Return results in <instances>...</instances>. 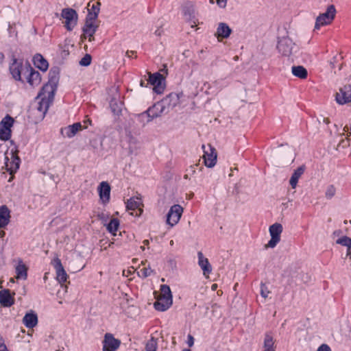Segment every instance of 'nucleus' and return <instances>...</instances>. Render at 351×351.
Segmentation results:
<instances>
[{
	"instance_id": "obj_1",
	"label": "nucleus",
	"mask_w": 351,
	"mask_h": 351,
	"mask_svg": "<svg viewBox=\"0 0 351 351\" xmlns=\"http://www.w3.org/2000/svg\"><path fill=\"white\" fill-rule=\"evenodd\" d=\"M59 82V69L58 68H53L49 73V80L45 84V93H48L47 101L45 102V114L47 113L49 107L53 102L54 95L57 90Z\"/></svg>"
},
{
	"instance_id": "obj_2",
	"label": "nucleus",
	"mask_w": 351,
	"mask_h": 351,
	"mask_svg": "<svg viewBox=\"0 0 351 351\" xmlns=\"http://www.w3.org/2000/svg\"><path fill=\"white\" fill-rule=\"evenodd\" d=\"M99 8H97L95 12H88L84 26L82 28L84 37L88 38V40L92 42L95 40L94 34L99 27V21L97 20Z\"/></svg>"
},
{
	"instance_id": "obj_3",
	"label": "nucleus",
	"mask_w": 351,
	"mask_h": 351,
	"mask_svg": "<svg viewBox=\"0 0 351 351\" xmlns=\"http://www.w3.org/2000/svg\"><path fill=\"white\" fill-rule=\"evenodd\" d=\"M172 294L168 285L160 286V293L154 303V307L160 311L167 310L172 305Z\"/></svg>"
},
{
	"instance_id": "obj_4",
	"label": "nucleus",
	"mask_w": 351,
	"mask_h": 351,
	"mask_svg": "<svg viewBox=\"0 0 351 351\" xmlns=\"http://www.w3.org/2000/svg\"><path fill=\"white\" fill-rule=\"evenodd\" d=\"M277 50L279 53L285 57H290L298 51V47L288 36L280 38L278 40Z\"/></svg>"
},
{
	"instance_id": "obj_5",
	"label": "nucleus",
	"mask_w": 351,
	"mask_h": 351,
	"mask_svg": "<svg viewBox=\"0 0 351 351\" xmlns=\"http://www.w3.org/2000/svg\"><path fill=\"white\" fill-rule=\"evenodd\" d=\"M336 13L335 8L333 5L328 7L326 12L320 14L316 19L315 29H319L322 26L330 24L335 18Z\"/></svg>"
},
{
	"instance_id": "obj_6",
	"label": "nucleus",
	"mask_w": 351,
	"mask_h": 351,
	"mask_svg": "<svg viewBox=\"0 0 351 351\" xmlns=\"http://www.w3.org/2000/svg\"><path fill=\"white\" fill-rule=\"evenodd\" d=\"M283 227L279 223H275L270 226L269 228V234L271 239L267 244L265 245V248H274L280 241V235L282 232Z\"/></svg>"
},
{
	"instance_id": "obj_7",
	"label": "nucleus",
	"mask_w": 351,
	"mask_h": 351,
	"mask_svg": "<svg viewBox=\"0 0 351 351\" xmlns=\"http://www.w3.org/2000/svg\"><path fill=\"white\" fill-rule=\"evenodd\" d=\"M62 17L65 20L64 27L68 31H71L77 25V14L72 8H64L62 10Z\"/></svg>"
},
{
	"instance_id": "obj_8",
	"label": "nucleus",
	"mask_w": 351,
	"mask_h": 351,
	"mask_svg": "<svg viewBox=\"0 0 351 351\" xmlns=\"http://www.w3.org/2000/svg\"><path fill=\"white\" fill-rule=\"evenodd\" d=\"M51 265L56 270V279L58 282L62 287H63L64 283L67 282L69 276L62 265L60 259L57 256L54 257L51 261Z\"/></svg>"
},
{
	"instance_id": "obj_9",
	"label": "nucleus",
	"mask_w": 351,
	"mask_h": 351,
	"mask_svg": "<svg viewBox=\"0 0 351 351\" xmlns=\"http://www.w3.org/2000/svg\"><path fill=\"white\" fill-rule=\"evenodd\" d=\"M183 208L179 204L172 206L167 215V223L171 227L177 224L182 215Z\"/></svg>"
},
{
	"instance_id": "obj_10",
	"label": "nucleus",
	"mask_w": 351,
	"mask_h": 351,
	"mask_svg": "<svg viewBox=\"0 0 351 351\" xmlns=\"http://www.w3.org/2000/svg\"><path fill=\"white\" fill-rule=\"evenodd\" d=\"M14 123V119L10 116H5L0 123V138L8 141L11 136V128Z\"/></svg>"
},
{
	"instance_id": "obj_11",
	"label": "nucleus",
	"mask_w": 351,
	"mask_h": 351,
	"mask_svg": "<svg viewBox=\"0 0 351 351\" xmlns=\"http://www.w3.org/2000/svg\"><path fill=\"white\" fill-rule=\"evenodd\" d=\"M202 149H204L203 158L205 165L209 168L214 167L216 164L217 156L216 149L210 145H208L207 149L206 146L203 145Z\"/></svg>"
},
{
	"instance_id": "obj_12",
	"label": "nucleus",
	"mask_w": 351,
	"mask_h": 351,
	"mask_svg": "<svg viewBox=\"0 0 351 351\" xmlns=\"http://www.w3.org/2000/svg\"><path fill=\"white\" fill-rule=\"evenodd\" d=\"M160 102L167 114L180 104V95L171 93L160 100Z\"/></svg>"
},
{
	"instance_id": "obj_13",
	"label": "nucleus",
	"mask_w": 351,
	"mask_h": 351,
	"mask_svg": "<svg viewBox=\"0 0 351 351\" xmlns=\"http://www.w3.org/2000/svg\"><path fill=\"white\" fill-rule=\"evenodd\" d=\"M336 101L341 105L351 101V83L339 88V92L336 93Z\"/></svg>"
},
{
	"instance_id": "obj_14",
	"label": "nucleus",
	"mask_w": 351,
	"mask_h": 351,
	"mask_svg": "<svg viewBox=\"0 0 351 351\" xmlns=\"http://www.w3.org/2000/svg\"><path fill=\"white\" fill-rule=\"evenodd\" d=\"M121 344V341L115 339L110 333H106L103 341V351H116Z\"/></svg>"
},
{
	"instance_id": "obj_15",
	"label": "nucleus",
	"mask_w": 351,
	"mask_h": 351,
	"mask_svg": "<svg viewBox=\"0 0 351 351\" xmlns=\"http://www.w3.org/2000/svg\"><path fill=\"white\" fill-rule=\"evenodd\" d=\"M141 205L142 202L140 198L138 197H132L128 199L126 208L128 210L134 211L130 213L131 215L139 217L143 213V209L141 208Z\"/></svg>"
},
{
	"instance_id": "obj_16",
	"label": "nucleus",
	"mask_w": 351,
	"mask_h": 351,
	"mask_svg": "<svg viewBox=\"0 0 351 351\" xmlns=\"http://www.w3.org/2000/svg\"><path fill=\"white\" fill-rule=\"evenodd\" d=\"M11 161H9V158L5 156V169L10 172V174L14 173L19 168L20 159L17 156L16 151L12 150L10 152Z\"/></svg>"
},
{
	"instance_id": "obj_17",
	"label": "nucleus",
	"mask_w": 351,
	"mask_h": 351,
	"mask_svg": "<svg viewBox=\"0 0 351 351\" xmlns=\"http://www.w3.org/2000/svg\"><path fill=\"white\" fill-rule=\"evenodd\" d=\"M44 90V86L42 87L40 92L38 93L36 98V100L32 108V113L37 115V118L39 120L44 119V111L43 109V102L44 101V97L42 96V91Z\"/></svg>"
},
{
	"instance_id": "obj_18",
	"label": "nucleus",
	"mask_w": 351,
	"mask_h": 351,
	"mask_svg": "<svg viewBox=\"0 0 351 351\" xmlns=\"http://www.w3.org/2000/svg\"><path fill=\"white\" fill-rule=\"evenodd\" d=\"M25 73H28L27 75V82L32 86H38L40 84L42 77L39 72L35 71L29 65L25 66Z\"/></svg>"
},
{
	"instance_id": "obj_19",
	"label": "nucleus",
	"mask_w": 351,
	"mask_h": 351,
	"mask_svg": "<svg viewBox=\"0 0 351 351\" xmlns=\"http://www.w3.org/2000/svg\"><path fill=\"white\" fill-rule=\"evenodd\" d=\"M25 70L22 63L16 59H14L12 63L10 66V73L16 80H21V73H25Z\"/></svg>"
},
{
	"instance_id": "obj_20",
	"label": "nucleus",
	"mask_w": 351,
	"mask_h": 351,
	"mask_svg": "<svg viewBox=\"0 0 351 351\" xmlns=\"http://www.w3.org/2000/svg\"><path fill=\"white\" fill-rule=\"evenodd\" d=\"M82 126L80 123H75L61 129V134L64 137L72 138L78 131L81 130Z\"/></svg>"
},
{
	"instance_id": "obj_21",
	"label": "nucleus",
	"mask_w": 351,
	"mask_h": 351,
	"mask_svg": "<svg viewBox=\"0 0 351 351\" xmlns=\"http://www.w3.org/2000/svg\"><path fill=\"white\" fill-rule=\"evenodd\" d=\"M162 76L158 73L149 74V82L154 86V90L158 93H160L163 89L162 86Z\"/></svg>"
},
{
	"instance_id": "obj_22",
	"label": "nucleus",
	"mask_w": 351,
	"mask_h": 351,
	"mask_svg": "<svg viewBox=\"0 0 351 351\" xmlns=\"http://www.w3.org/2000/svg\"><path fill=\"white\" fill-rule=\"evenodd\" d=\"M100 199L103 203L108 202L110 199V186L107 182H102L98 186Z\"/></svg>"
},
{
	"instance_id": "obj_23",
	"label": "nucleus",
	"mask_w": 351,
	"mask_h": 351,
	"mask_svg": "<svg viewBox=\"0 0 351 351\" xmlns=\"http://www.w3.org/2000/svg\"><path fill=\"white\" fill-rule=\"evenodd\" d=\"M232 29L225 23H220L217 29L215 36L219 41H221L223 38H227L230 36Z\"/></svg>"
},
{
	"instance_id": "obj_24",
	"label": "nucleus",
	"mask_w": 351,
	"mask_h": 351,
	"mask_svg": "<svg viewBox=\"0 0 351 351\" xmlns=\"http://www.w3.org/2000/svg\"><path fill=\"white\" fill-rule=\"evenodd\" d=\"M197 257L199 266L203 270L204 275L208 276L212 271L211 265L209 263L208 258L204 257L202 252H198Z\"/></svg>"
},
{
	"instance_id": "obj_25",
	"label": "nucleus",
	"mask_w": 351,
	"mask_h": 351,
	"mask_svg": "<svg viewBox=\"0 0 351 351\" xmlns=\"http://www.w3.org/2000/svg\"><path fill=\"white\" fill-rule=\"evenodd\" d=\"M147 111L153 119L167 114L160 101L149 107Z\"/></svg>"
},
{
	"instance_id": "obj_26",
	"label": "nucleus",
	"mask_w": 351,
	"mask_h": 351,
	"mask_svg": "<svg viewBox=\"0 0 351 351\" xmlns=\"http://www.w3.org/2000/svg\"><path fill=\"white\" fill-rule=\"evenodd\" d=\"M10 212L6 206H0V229L5 228L10 222Z\"/></svg>"
},
{
	"instance_id": "obj_27",
	"label": "nucleus",
	"mask_w": 351,
	"mask_h": 351,
	"mask_svg": "<svg viewBox=\"0 0 351 351\" xmlns=\"http://www.w3.org/2000/svg\"><path fill=\"white\" fill-rule=\"evenodd\" d=\"M23 323L28 328H34L38 323L36 314L32 311L26 313L23 318Z\"/></svg>"
},
{
	"instance_id": "obj_28",
	"label": "nucleus",
	"mask_w": 351,
	"mask_h": 351,
	"mask_svg": "<svg viewBox=\"0 0 351 351\" xmlns=\"http://www.w3.org/2000/svg\"><path fill=\"white\" fill-rule=\"evenodd\" d=\"M304 170H305V167L300 166L298 168H297L293 173V174L290 178V180H289V184L293 189H295L297 186L298 180L302 176V175L304 173Z\"/></svg>"
},
{
	"instance_id": "obj_29",
	"label": "nucleus",
	"mask_w": 351,
	"mask_h": 351,
	"mask_svg": "<svg viewBox=\"0 0 351 351\" xmlns=\"http://www.w3.org/2000/svg\"><path fill=\"white\" fill-rule=\"evenodd\" d=\"M0 303L3 306H10L14 304V300L8 290L0 292Z\"/></svg>"
},
{
	"instance_id": "obj_30",
	"label": "nucleus",
	"mask_w": 351,
	"mask_h": 351,
	"mask_svg": "<svg viewBox=\"0 0 351 351\" xmlns=\"http://www.w3.org/2000/svg\"><path fill=\"white\" fill-rule=\"evenodd\" d=\"M123 103L116 97L110 101V106L114 114L119 115L121 113Z\"/></svg>"
},
{
	"instance_id": "obj_31",
	"label": "nucleus",
	"mask_w": 351,
	"mask_h": 351,
	"mask_svg": "<svg viewBox=\"0 0 351 351\" xmlns=\"http://www.w3.org/2000/svg\"><path fill=\"white\" fill-rule=\"evenodd\" d=\"M135 118L142 127L145 126L153 120L147 110L142 113L136 114Z\"/></svg>"
},
{
	"instance_id": "obj_32",
	"label": "nucleus",
	"mask_w": 351,
	"mask_h": 351,
	"mask_svg": "<svg viewBox=\"0 0 351 351\" xmlns=\"http://www.w3.org/2000/svg\"><path fill=\"white\" fill-rule=\"evenodd\" d=\"M292 74L300 79H306L308 76L307 70L303 66H293L291 68Z\"/></svg>"
},
{
	"instance_id": "obj_33",
	"label": "nucleus",
	"mask_w": 351,
	"mask_h": 351,
	"mask_svg": "<svg viewBox=\"0 0 351 351\" xmlns=\"http://www.w3.org/2000/svg\"><path fill=\"white\" fill-rule=\"evenodd\" d=\"M337 244L347 247L346 256L351 260V238L343 236L336 241Z\"/></svg>"
},
{
	"instance_id": "obj_34",
	"label": "nucleus",
	"mask_w": 351,
	"mask_h": 351,
	"mask_svg": "<svg viewBox=\"0 0 351 351\" xmlns=\"http://www.w3.org/2000/svg\"><path fill=\"white\" fill-rule=\"evenodd\" d=\"M27 267L22 262H19L16 267V278L17 279L25 280L27 278Z\"/></svg>"
},
{
	"instance_id": "obj_35",
	"label": "nucleus",
	"mask_w": 351,
	"mask_h": 351,
	"mask_svg": "<svg viewBox=\"0 0 351 351\" xmlns=\"http://www.w3.org/2000/svg\"><path fill=\"white\" fill-rule=\"evenodd\" d=\"M273 337L270 335L266 334L264 339V351H275Z\"/></svg>"
},
{
	"instance_id": "obj_36",
	"label": "nucleus",
	"mask_w": 351,
	"mask_h": 351,
	"mask_svg": "<svg viewBox=\"0 0 351 351\" xmlns=\"http://www.w3.org/2000/svg\"><path fill=\"white\" fill-rule=\"evenodd\" d=\"M33 63L36 67L44 71V58L41 54L38 53L33 57Z\"/></svg>"
},
{
	"instance_id": "obj_37",
	"label": "nucleus",
	"mask_w": 351,
	"mask_h": 351,
	"mask_svg": "<svg viewBox=\"0 0 351 351\" xmlns=\"http://www.w3.org/2000/svg\"><path fill=\"white\" fill-rule=\"evenodd\" d=\"M119 226V221L117 219H111L110 221L107 224V230L115 235V232Z\"/></svg>"
},
{
	"instance_id": "obj_38",
	"label": "nucleus",
	"mask_w": 351,
	"mask_h": 351,
	"mask_svg": "<svg viewBox=\"0 0 351 351\" xmlns=\"http://www.w3.org/2000/svg\"><path fill=\"white\" fill-rule=\"evenodd\" d=\"M158 348L157 339L152 337L145 345V351H156Z\"/></svg>"
},
{
	"instance_id": "obj_39",
	"label": "nucleus",
	"mask_w": 351,
	"mask_h": 351,
	"mask_svg": "<svg viewBox=\"0 0 351 351\" xmlns=\"http://www.w3.org/2000/svg\"><path fill=\"white\" fill-rule=\"evenodd\" d=\"M336 193V189L333 185H330L327 187L325 192V197L328 199H332Z\"/></svg>"
},
{
	"instance_id": "obj_40",
	"label": "nucleus",
	"mask_w": 351,
	"mask_h": 351,
	"mask_svg": "<svg viewBox=\"0 0 351 351\" xmlns=\"http://www.w3.org/2000/svg\"><path fill=\"white\" fill-rule=\"evenodd\" d=\"M91 56L86 54L80 61V64L82 66H89L91 63Z\"/></svg>"
},
{
	"instance_id": "obj_41",
	"label": "nucleus",
	"mask_w": 351,
	"mask_h": 351,
	"mask_svg": "<svg viewBox=\"0 0 351 351\" xmlns=\"http://www.w3.org/2000/svg\"><path fill=\"white\" fill-rule=\"evenodd\" d=\"M153 272L154 271L150 267H144L140 270L141 275L143 278L151 276Z\"/></svg>"
},
{
	"instance_id": "obj_42",
	"label": "nucleus",
	"mask_w": 351,
	"mask_h": 351,
	"mask_svg": "<svg viewBox=\"0 0 351 351\" xmlns=\"http://www.w3.org/2000/svg\"><path fill=\"white\" fill-rule=\"evenodd\" d=\"M270 291L268 290L267 286L265 284L261 285V295L263 298H266Z\"/></svg>"
},
{
	"instance_id": "obj_43",
	"label": "nucleus",
	"mask_w": 351,
	"mask_h": 351,
	"mask_svg": "<svg viewBox=\"0 0 351 351\" xmlns=\"http://www.w3.org/2000/svg\"><path fill=\"white\" fill-rule=\"evenodd\" d=\"M162 25H163V24H162V23H161L159 25V26L157 27V29L154 31V33L155 34V36L159 37V36H160L162 34V33H163V30H162Z\"/></svg>"
},
{
	"instance_id": "obj_44",
	"label": "nucleus",
	"mask_w": 351,
	"mask_h": 351,
	"mask_svg": "<svg viewBox=\"0 0 351 351\" xmlns=\"http://www.w3.org/2000/svg\"><path fill=\"white\" fill-rule=\"evenodd\" d=\"M189 19H190L191 21H192L193 23L191 25L192 27H193L194 26L196 25V22L195 20H193L195 19V12L193 10L191 11V12L190 11H189Z\"/></svg>"
},
{
	"instance_id": "obj_45",
	"label": "nucleus",
	"mask_w": 351,
	"mask_h": 351,
	"mask_svg": "<svg viewBox=\"0 0 351 351\" xmlns=\"http://www.w3.org/2000/svg\"><path fill=\"white\" fill-rule=\"evenodd\" d=\"M316 351H331V349L327 344L324 343Z\"/></svg>"
},
{
	"instance_id": "obj_46",
	"label": "nucleus",
	"mask_w": 351,
	"mask_h": 351,
	"mask_svg": "<svg viewBox=\"0 0 351 351\" xmlns=\"http://www.w3.org/2000/svg\"><path fill=\"white\" fill-rule=\"evenodd\" d=\"M217 5L220 8H225L226 6L227 0H216Z\"/></svg>"
},
{
	"instance_id": "obj_47",
	"label": "nucleus",
	"mask_w": 351,
	"mask_h": 351,
	"mask_svg": "<svg viewBox=\"0 0 351 351\" xmlns=\"http://www.w3.org/2000/svg\"><path fill=\"white\" fill-rule=\"evenodd\" d=\"M0 351H8L6 346L1 339H0Z\"/></svg>"
},
{
	"instance_id": "obj_48",
	"label": "nucleus",
	"mask_w": 351,
	"mask_h": 351,
	"mask_svg": "<svg viewBox=\"0 0 351 351\" xmlns=\"http://www.w3.org/2000/svg\"><path fill=\"white\" fill-rule=\"evenodd\" d=\"M193 343H194V339L191 335H189L188 336V345L189 347H191L193 345Z\"/></svg>"
},
{
	"instance_id": "obj_49",
	"label": "nucleus",
	"mask_w": 351,
	"mask_h": 351,
	"mask_svg": "<svg viewBox=\"0 0 351 351\" xmlns=\"http://www.w3.org/2000/svg\"><path fill=\"white\" fill-rule=\"evenodd\" d=\"M69 43H70V40H68V44L66 45H65V47H66V49H64L62 52V56H67L69 54Z\"/></svg>"
},
{
	"instance_id": "obj_50",
	"label": "nucleus",
	"mask_w": 351,
	"mask_h": 351,
	"mask_svg": "<svg viewBox=\"0 0 351 351\" xmlns=\"http://www.w3.org/2000/svg\"><path fill=\"white\" fill-rule=\"evenodd\" d=\"M135 269L133 267H131V269H128L127 271V274H125V271L123 270V276H128L129 274H132V272H134Z\"/></svg>"
},
{
	"instance_id": "obj_51",
	"label": "nucleus",
	"mask_w": 351,
	"mask_h": 351,
	"mask_svg": "<svg viewBox=\"0 0 351 351\" xmlns=\"http://www.w3.org/2000/svg\"><path fill=\"white\" fill-rule=\"evenodd\" d=\"M100 5L99 3H97V5H95L93 4V6H92L91 10L90 12H95V11H96L97 8H99L98 7V5Z\"/></svg>"
},
{
	"instance_id": "obj_52",
	"label": "nucleus",
	"mask_w": 351,
	"mask_h": 351,
	"mask_svg": "<svg viewBox=\"0 0 351 351\" xmlns=\"http://www.w3.org/2000/svg\"><path fill=\"white\" fill-rule=\"evenodd\" d=\"M349 130H350V132H349V134H351V124H350V128H348L347 125H346L343 128V131L345 132H349Z\"/></svg>"
},
{
	"instance_id": "obj_53",
	"label": "nucleus",
	"mask_w": 351,
	"mask_h": 351,
	"mask_svg": "<svg viewBox=\"0 0 351 351\" xmlns=\"http://www.w3.org/2000/svg\"><path fill=\"white\" fill-rule=\"evenodd\" d=\"M341 230H335L334 232H333V234L335 235V236H339L340 234H341Z\"/></svg>"
},
{
	"instance_id": "obj_54",
	"label": "nucleus",
	"mask_w": 351,
	"mask_h": 351,
	"mask_svg": "<svg viewBox=\"0 0 351 351\" xmlns=\"http://www.w3.org/2000/svg\"><path fill=\"white\" fill-rule=\"evenodd\" d=\"M134 53V51H128L126 52V55L128 56V57H131V55L133 54Z\"/></svg>"
},
{
	"instance_id": "obj_55",
	"label": "nucleus",
	"mask_w": 351,
	"mask_h": 351,
	"mask_svg": "<svg viewBox=\"0 0 351 351\" xmlns=\"http://www.w3.org/2000/svg\"><path fill=\"white\" fill-rule=\"evenodd\" d=\"M217 288V284H213L212 286H211V289L213 291H215Z\"/></svg>"
},
{
	"instance_id": "obj_56",
	"label": "nucleus",
	"mask_w": 351,
	"mask_h": 351,
	"mask_svg": "<svg viewBox=\"0 0 351 351\" xmlns=\"http://www.w3.org/2000/svg\"><path fill=\"white\" fill-rule=\"evenodd\" d=\"M5 234V232L3 230L0 231V237L1 238L4 237Z\"/></svg>"
},
{
	"instance_id": "obj_57",
	"label": "nucleus",
	"mask_w": 351,
	"mask_h": 351,
	"mask_svg": "<svg viewBox=\"0 0 351 351\" xmlns=\"http://www.w3.org/2000/svg\"><path fill=\"white\" fill-rule=\"evenodd\" d=\"M143 244H144L145 245H149V240L145 239V240H144V241H143Z\"/></svg>"
},
{
	"instance_id": "obj_58",
	"label": "nucleus",
	"mask_w": 351,
	"mask_h": 351,
	"mask_svg": "<svg viewBox=\"0 0 351 351\" xmlns=\"http://www.w3.org/2000/svg\"><path fill=\"white\" fill-rule=\"evenodd\" d=\"M48 66H49V64L47 62V60H45V71L47 70Z\"/></svg>"
},
{
	"instance_id": "obj_59",
	"label": "nucleus",
	"mask_w": 351,
	"mask_h": 351,
	"mask_svg": "<svg viewBox=\"0 0 351 351\" xmlns=\"http://www.w3.org/2000/svg\"><path fill=\"white\" fill-rule=\"evenodd\" d=\"M169 244H170V245H171V246H172V245H173V244H174L173 241V240H171V241H170Z\"/></svg>"
},
{
	"instance_id": "obj_60",
	"label": "nucleus",
	"mask_w": 351,
	"mask_h": 351,
	"mask_svg": "<svg viewBox=\"0 0 351 351\" xmlns=\"http://www.w3.org/2000/svg\"><path fill=\"white\" fill-rule=\"evenodd\" d=\"M114 244L113 242H110L109 244H108V247H110L112 246V245Z\"/></svg>"
},
{
	"instance_id": "obj_61",
	"label": "nucleus",
	"mask_w": 351,
	"mask_h": 351,
	"mask_svg": "<svg viewBox=\"0 0 351 351\" xmlns=\"http://www.w3.org/2000/svg\"><path fill=\"white\" fill-rule=\"evenodd\" d=\"M141 86H144V82H143V81H141Z\"/></svg>"
},
{
	"instance_id": "obj_62",
	"label": "nucleus",
	"mask_w": 351,
	"mask_h": 351,
	"mask_svg": "<svg viewBox=\"0 0 351 351\" xmlns=\"http://www.w3.org/2000/svg\"><path fill=\"white\" fill-rule=\"evenodd\" d=\"M141 249L143 251H144V250H145V247H144V246H141Z\"/></svg>"
},
{
	"instance_id": "obj_63",
	"label": "nucleus",
	"mask_w": 351,
	"mask_h": 351,
	"mask_svg": "<svg viewBox=\"0 0 351 351\" xmlns=\"http://www.w3.org/2000/svg\"><path fill=\"white\" fill-rule=\"evenodd\" d=\"M182 351H191V350H189V349H184V350H183Z\"/></svg>"
},
{
	"instance_id": "obj_64",
	"label": "nucleus",
	"mask_w": 351,
	"mask_h": 351,
	"mask_svg": "<svg viewBox=\"0 0 351 351\" xmlns=\"http://www.w3.org/2000/svg\"><path fill=\"white\" fill-rule=\"evenodd\" d=\"M99 216L104 217V213H101V215H99Z\"/></svg>"
}]
</instances>
